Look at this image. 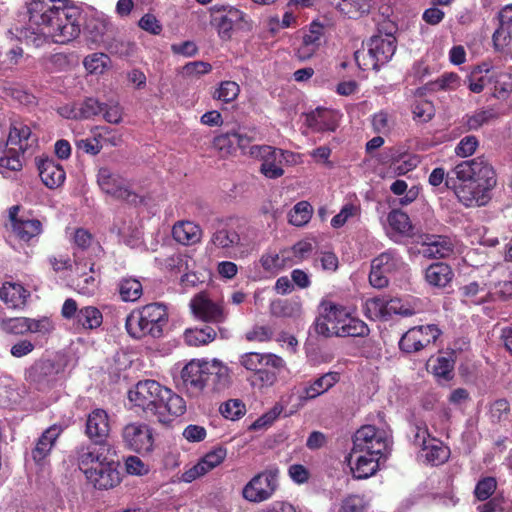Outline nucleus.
<instances>
[{
  "instance_id": "f257e3e1",
  "label": "nucleus",
  "mask_w": 512,
  "mask_h": 512,
  "mask_svg": "<svg viewBox=\"0 0 512 512\" xmlns=\"http://www.w3.org/2000/svg\"><path fill=\"white\" fill-rule=\"evenodd\" d=\"M81 9L68 0H34V44H67L81 33Z\"/></svg>"
},
{
  "instance_id": "f03ea898",
  "label": "nucleus",
  "mask_w": 512,
  "mask_h": 512,
  "mask_svg": "<svg viewBox=\"0 0 512 512\" xmlns=\"http://www.w3.org/2000/svg\"><path fill=\"white\" fill-rule=\"evenodd\" d=\"M389 446L390 438L387 431L372 425H365L358 429L348 458L353 476L357 479L373 476L379 468L380 459L388 452Z\"/></svg>"
},
{
  "instance_id": "7ed1b4c3",
  "label": "nucleus",
  "mask_w": 512,
  "mask_h": 512,
  "mask_svg": "<svg viewBox=\"0 0 512 512\" xmlns=\"http://www.w3.org/2000/svg\"><path fill=\"white\" fill-rule=\"evenodd\" d=\"M180 378L181 389L191 398H197L206 389L222 391L230 383L228 367L217 359H192L182 368Z\"/></svg>"
},
{
  "instance_id": "20e7f679",
  "label": "nucleus",
  "mask_w": 512,
  "mask_h": 512,
  "mask_svg": "<svg viewBox=\"0 0 512 512\" xmlns=\"http://www.w3.org/2000/svg\"><path fill=\"white\" fill-rule=\"evenodd\" d=\"M318 334L326 337H365L369 328L365 322L353 317L352 311L340 304L326 301L316 322Z\"/></svg>"
},
{
  "instance_id": "39448f33",
  "label": "nucleus",
  "mask_w": 512,
  "mask_h": 512,
  "mask_svg": "<svg viewBox=\"0 0 512 512\" xmlns=\"http://www.w3.org/2000/svg\"><path fill=\"white\" fill-rule=\"evenodd\" d=\"M255 231H240L232 218L218 219L213 225L210 244L223 251L225 257H238L250 252L256 245Z\"/></svg>"
},
{
  "instance_id": "423d86ee",
  "label": "nucleus",
  "mask_w": 512,
  "mask_h": 512,
  "mask_svg": "<svg viewBox=\"0 0 512 512\" xmlns=\"http://www.w3.org/2000/svg\"><path fill=\"white\" fill-rule=\"evenodd\" d=\"M168 323V313L164 305L151 303L134 309L127 316L125 328L129 336L142 339L146 336L159 338Z\"/></svg>"
},
{
  "instance_id": "0eeeda50",
  "label": "nucleus",
  "mask_w": 512,
  "mask_h": 512,
  "mask_svg": "<svg viewBox=\"0 0 512 512\" xmlns=\"http://www.w3.org/2000/svg\"><path fill=\"white\" fill-rule=\"evenodd\" d=\"M31 130L21 123H12L5 144L0 143V173L7 175L11 171H19L23 166L24 151L29 147Z\"/></svg>"
},
{
  "instance_id": "6e6552de",
  "label": "nucleus",
  "mask_w": 512,
  "mask_h": 512,
  "mask_svg": "<svg viewBox=\"0 0 512 512\" xmlns=\"http://www.w3.org/2000/svg\"><path fill=\"white\" fill-rule=\"evenodd\" d=\"M396 48L397 41L392 34L375 35L368 41L367 48L355 51V62L362 70H378L392 59Z\"/></svg>"
},
{
  "instance_id": "1a4fd4ad",
  "label": "nucleus",
  "mask_w": 512,
  "mask_h": 512,
  "mask_svg": "<svg viewBox=\"0 0 512 512\" xmlns=\"http://www.w3.org/2000/svg\"><path fill=\"white\" fill-rule=\"evenodd\" d=\"M410 437L415 447L419 448V458L431 465H440L450 456V449L439 439L432 437L423 421H416L410 428Z\"/></svg>"
},
{
  "instance_id": "9d476101",
  "label": "nucleus",
  "mask_w": 512,
  "mask_h": 512,
  "mask_svg": "<svg viewBox=\"0 0 512 512\" xmlns=\"http://www.w3.org/2000/svg\"><path fill=\"white\" fill-rule=\"evenodd\" d=\"M5 228L8 240L17 249L30 246L32 240V210L24 205H13L7 210Z\"/></svg>"
},
{
  "instance_id": "9b49d317",
  "label": "nucleus",
  "mask_w": 512,
  "mask_h": 512,
  "mask_svg": "<svg viewBox=\"0 0 512 512\" xmlns=\"http://www.w3.org/2000/svg\"><path fill=\"white\" fill-rule=\"evenodd\" d=\"M363 311L371 320H388L393 315L411 316L415 314L416 308L408 299L376 296L364 302Z\"/></svg>"
},
{
  "instance_id": "f8f14e48",
  "label": "nucleus",
  "mask_w": 512,
  "mask_h": 512,
  "mask_svg": "<svg viewBox=\"0 0 512 512\" xmlns=\"http://www.w3.org/2000/svg\"><path fill=\"white\" fill-rule=\"evenodd\" d=\"M163 393L168 394V388L155 380L148 379L139 381L129 390L128 400L133 406L156 416Z\"/></svg>"
},
{
  "instance_id": "ddd939ff",
  "label": "nucleus",
  "mask_w": 512,
  "mask_h": 512,
  "mask_svg": "<svg viewBox=\"0 0 512 512\" xmlns=\"http://www.w3.org/2000/svg\"><path fill=\"white\" fill-rule=\"evenodd\" d=\"M279 470L269 467L255 475L242 489V496L251 503L270 499L278 488Z\"/></svg>"
},
{
  "instance_id": "4468645a",
  "label": "nucleus",
  "mask_w": 512,
  "mask_h": 512,
  "mask_svg": "<svg viewBox=\"0 0 512 512\" xmlns=\"http://www.w3.org/2000/svg\"><path fill=\"white\" fill-rule=\"evenodd\" d=\"M121 436L125 447L136 453L149 454L153 451V431L144 422L135 421L126 424L122 429Z\"/></svg>"
},
{
  "instance_id": "2eb2a0df",
  "label": "nucleus",
  "mask_w": 512,
  "mask_h": 512,
  "mask_svg": "<svg viewBox=\"0 0 512 512\" xmlns=\"http://www.w3.org/2000/svg\"><path fill=\"white\" fill-rule=\"evenodd\" d=\"M440 334V329L434 324L415 326L403 334L399 347L406 353L418 352L433 344Z\"/></svg>"
},
{
  "instance_id": "dca6fc26",
  "label": "nucleus",
  "mask_w": 512,
  "mask_h": 512,
  "mask_svg": "<svg viewBox=\"0 0 512 512\" xmlns=\"http://www.w3.org/2000/svg\"><path fill=\"white\" fill-rule=\"evenodd\" d=\"M101 190L113 198L127 201L131 204L138 202V195L130 189L129 183L108 168H101L97 176Z\"/></svg>"
},
{
  "instance_id": "f3484780",
  "label": "nucleus",
  "mask_w": 512,
  "mask_h": 512,
  "mask_svg": "<svg viewBox=\"0 0 512 512\" xmlns=\"http://www.w3.org/2000/svg\"><path fill=\"white\" fill-rule=\"evenodd\" d=\"M61 432L60 426H50L42 433L34 446V473L39 474L42 478L50 473L49 455Z\"/></svg>"
},
{
  "instance_id": "a211bd4d",
  "label": "nucleus",
  "mask_w": 512,
  "mask_h": 512,
  "mask_svg": "<svg viewBox=\"0 0 512 512\" xmlns=\"http://www.w3.org/2000/svg\"><path fill=\"white\" fill-rule=\"evenodd\" d=\"M454 174L461 183L468 181H488V186L496 185L493 167L482 158L463 161L454 168Z\"/></svg>"
},
{
  "instance_id": "6ab92c4d",
  "label": "nucleus",
  "mask_w": 512,
  "mask_h": 512,
  "mask_svg": "<svg viewBox=\"0 0 512 512\" xmlns=\"http://www.w3.org/2000/svg\"><path fill=\"white\" fill-rule=\"evenodd\" d=\"M109 453L110 448L106 444L94 443L78 447L76 454L79 469L87 476L88 472H93L111 459Z\"/></svg>"
},
{
  "instance_id": "aec40b11",
  "label": "nucleus",
  "mask_w": 512,
  "mask_h": 512,
  "mask_svg": "<svg viewBox=\"0 0 512 512\" xmlns=\"http://www.w3.org/2000/svg\"><path fill=\"white\" fill-rule=\"evenodd\" d=\"M190 308L194 317L204 322L222 323L227 317L222 303L213 301L203 292L192 298Z\"/></svg>"
},
{
  "instance_id": "412c9836",
  "label": "nucleus",
  "mask_w": 512,
  "mask_h": 512,
  "mask_svg": "<svg viewBox=\"0 0 512 512\" xmlns=\"http://www.w3.org/2000/svg\"><path fill=\"white\" fill-rule=\"evenodd\" d=\"M227 457V449L224 446H215L207 452L195 465L186 469L181 480L185 483H191L197 478L204 476L214 468L218 467Z\"/></svg>"
},
{
  "instance_id": "4be33fe9",
  "label": "nucleus",
  "mask_w": 512,
  "mask_h": 512,
  "mask_svg": "<svg viewBox=\"0 0 512 512\" xmlns=\"http://www.w3.org/2000/svg\"><path fill=\"white\" fill-rule=\"evenodd\" d=\"M494 186H488V181H468L460 183L455 188V194L458 200L466 207L483 206L490 196L489 192Z\"/></svg>"
},
{
  "instance_id": "5701e85b",
  "label": "nucleus",
  "mask_w": 512,
  "mask_h": 512,
  "mask_svg": "<svg viewBox=\"0 0 512 512\" xmlns=\"http://www.w3.org/2000/svg\"><path fill=\"white\" fill-rule=\"evenodd\" d=\"M324 26L318 22H312L307 30H304L299 43L295 46V56L300 61H307L314 57L324 40Z\"/></svg>"
},
{
  "instance_id": "b1692460",
  "label": "nucleus",
  "mask_w": 512,
  "mask_h": 512,
  "mask_svg": "<svg viewBox=\"0 0 512 512\" xmlns=\"http://www.w3.org/2000/svg\"><path fill=\"white\" fill-rule=\"evenodd\" d=\"M248 153L262 161L260 171L265 177L276 179L284 174L282 160H279L276 148L268 145H252Z\"/></svg>"
},
{
  "instance_id": "393cba45",
  "label": "nucleus",
  "mask_w": 512,
  "mask_h": 512,
  "mask_svg": "<svg viewBox=\"0 0 512 512\" xmlns=\"http://www.w3.org/2000/svg\"><path fill=\"white\" fill-rule=\"evenodd\" d=\"M457 240L449 236H426L421 244L420 253L427 258H445L454 254Z\"/></svg>"
},
{
  "instance_id": "a878e982",
  "label": "nucleus",
  "mask_w": 512,
  "mask_h": 512,
  "mask_svg": "<svg viewBox=\"0 0 512 512\" xmlns=\"http://www.w3.org/2000/svg\"><path fill=\"white\" fill-rule=\"evenodd\" d=\"M75 278H73L74 289L82 295L91 296L98 287V280L95 276L93 264L87 262L75 261L73 270Z\"/></svg>"
},
{
  "instance_id": "bb28decb",
  "label": "nucleus",
  "mask_w": 512,
  "mask_h": 512,
  "mask_svg": "<svg viewBox=\"0 0 512 512\" xmlns=\"http://www.w3.org/2000/svg\"><path fill=\"white\" fill-rule=\"evenodd\" d=\"M86 477L89 483L98 489H110L120 483V473L113 459L108 460L93 472H88Z\"/></svg>"
},
{
  "instance_id": "cd10ccee",
  "label": "nucleus",
  "mask_w": 512,
  "mask_h": 512,
  "mask_svg": "<svg viewBox=\"0 0 512 512\" xmlns=\"http://www.w3.org/2000/svg\"><path fill=\"white\" fill-rule=\"evenodd\" d=\"M110 431L109 417L105 410L94 409L87 417L86 435L94 441V443L104 444Z\"/></svg>"
},
{
  "instance_id": "c85d7f7f",
  "label": "nucleus",
  "mask_w": 512,
  "mask_h": 512,
  "mask_svg": "<svg viewBox=\"0 0 512 512\" xmlns=\"http://www.w3.org/2000/svg\"><path fill=\"white\" fill-rule=\"evenodd\" d=\"M414 228L409 216L401 210L394 209L387 216V235L394 241L402 237L413 236Z\"/></svg>"
},
{
  "instance_id": "c756f323",
  "label": "nucleus",
  "mask_w": 512,
  "mask_h": 512,
  "mask_svg": "<svg viewBox=\"0 0 512 512\" xmlns=\"http://www.w3.org/2000/svg\"><path fill=\"white\" fill-rule=\"evenodd\" d=\"M158 407L159 412H157L156 416L162 423L169 422V416H181L186 411V403L184 399L181 396L173 393L169 388L168 394L165 395L163 393L161 404Z\"/></svg>"
},
{
  "instance_id": "7c9ffc66",
  "label": "nucleus",
  "mask_w": 512,
  "mask_h": 512,
  "mask_svg": "<svg viewBox=\"0 0 512 512\" xmlns=\"http://www.w3.org/2000/svg\"><path fill=\"white\" fill-rule=\"evenodd\" d=\"M240 364L247 370L256 373L263 366H271L275 369H282L284 361L275 354H260L256 352L245 353L240 357Z\"/></svg>"
},
{
  "instance_id": "2f4dec72",
  "label": "nucleus",
  "mask_w": 512,
  "mask_h": 512,
  "mask_svg": "<svg viewBox=\"0 0 512 512\" xmlns=\"http://www.w3.org/2000/svg\"><path fill=\"white\" fill-rule=\"evenodd\" d=\"M103 110V103L95 98H87L80 104L61 108L60 114L71 119H88L100 114Z\"/></svg>"
},
{
  "instance_id": "473e14b6",
  "label": "nucleus",
  "mask_w": 512,
  "mask_h": 512,
  "mask_svg": "<svg viewBox=\"0 0 512 512\" xmlns=\"http://www.w3.org/2000/svg\"><path fill=\"white\" fill-rule=\"evenodd\" d=\"M30 293L20 283L4 282L0 287V299L8 308L21 309Z\"/></svg>"
},
{
  "instance_id": "72a5a7b5",
  "label": "nucleus",
  "mask_w": 512,
  "mask_h": 512,
  "mask_svg": "<svg viewBox=\"0 0 512 512\" xmlns=\"http://www.w3.org/2000/svg\"><path fill=\"white\" fill-rule=\"evenodd\" d=\"M260 266L268 277L276 276L285 268L291 267L285 249L279 252L268 250L264 252L255 267Z\"/></svg>"
},
{
  "instance_id": "f704fd0d",
  "label": "nucleus",
  "mask_w": 512,
  "mask_h": 512,
  "mask_svg": "<svg viewBox=\"0 0 512 512\" xmlns=\"http://www.w3.org/2000/svg\"><path fill=\"white\" fill-rule=\"evenodd\" d=\"M165 265L172 271L179 273L184 272L181 281L183 283H191L192 285L198 280L194 273H190L195 268V261L188 253H176L168 257Z\"/></svg>"
},
{
  "instance_id": "c9c22d12",
  "label": "nucleus",
  "mask_w": 512,
  "mask_h": 512,
  "mask_svg": "<svg viewBox=\"0 0 512 512\" xmlns=\"http://www.w3.org/2000/svg\"><path fill=\"white\" fill-rule=\"evenodd\" d=\"M172 235L175 241L180 244L194 245L201 241L203 231L198 224L185 220L174 224Z\"/></svg>"
},
{
  "instance_id": "e433bc0d",
  "label": "nucleus",
  "mask_w": 512,
  "mask_h": 512,
  "mask_svg": "<svg viewBox=\"0 0 512 512\" xmlns=\"http://www.w3.org/2000/svg\"><path fill=\"white\" fill-rule=\"evenodd\" d=\"M338 120V112L324 108H317L307 115L308 126L316 131H335Z\"/></svg>"
},
{
  "instance_id": "4c0bfd02",
  "label": "nucleus",
  "mask_w": 512,
  "mask_h": 512,
  "mask_svg": "<svg viewBox=\"0 0 512 512\" xmlns=\"http://www.w3.org/2000/svg\"><path fill=\"white\" fill-rule=\"evenodd\" d=\"M39 176L48 188L59 187L65 180V172L60 164L53 159L41 160L38 164Z\"/></svg>"
},
{
  "instance_id": "58836bf2",
  "label": "nucleus",
  "mask_w": 512,
  "mask_h": 512,
  "mask_svg": "<svg viewBox=\"0 0 512 512\" xmlns=\"http://www.w3.org/2000/svg\"><path fill=\"white\" fill-rule=\"evenodd\" d=\"M453 277L454 273L451 267L443 262L433 263L425 271L427 283L434 287H446Z\"/></svg>"
},
{
  "instance_id": "ea45409f",
  "label": "nucleus",
  "mask_w": 512,
  "mask_h": 512,
  "mask_svg": "<svg viewBox=\"0 0 512 512\" xmlns=\"http://www.w3.org/2000/svg\"><path fill=\"white\" fill-rule=\"evenodd\" d=\"M66 364L67 358L65 354L56 352L41 361V363L37 366V372L39 376L48 377L47 382L50 383L55 375L64 370Z\"/></svg>"
},
{
  "instance_id": "a19ab883",
  "label": "nucleus",
  "mask_w": 512,
  "mask_h": 512,
  "mask_svg": "<svg viewBox=\"0 0 512 512\" xmlns=\"http://www.w3.org/2000/svg\"><path fill=\"white\" fill-rule=\"evenodd\" d=\"M485 73H489L487 76V82L489 83L493 94L500 96L512 91V77L509 73L504 71L490 70L487 66Z\"/></svg>"
},
{
  "instance_id": "79ce46f5",
  "label": "nucleus",
  "mask_w": 512,
  "mask_h": 512,
  "mask_svg": "<svg viewBox=\"0 0 512 512\" xmlns=\"http://www.w3.org/2000/svg\"><path fill=\"white\" fill-rule=\"evenodd\" d=\"M487 296L488 302H508L512 300V280L511 279H503L498 281H493L489 284L487 288V293H484Z\"/></svg>"
},
{
  "instance_id": "37998d69",
  "label": "nucleus",
  "mask_w": 512,
  "mask_h": 512,
  "mask_svg": "<svg viewBox=\"0 0 512 512\" xmlns=\"http://www.w3.org/2000/svg\"><path fill=\"white\" fill-rule=\"evenodd\" d=\"M103 321L101 311L94 306H85L79 309L75 324L85 330L98 328Z\"/></svg>"
},
{
  "instance_id": "c03bdc74",
  "label": "nucleus",
  "mask_w": 512,
  "mask_h": 512,
  "mask_svg": "<svg viewBox=\"0 0 512 512\" xmlns=\"http://www.w3.org/2000/svg\"><path fill=\"white\" fill-rule=\"evenodd\" d=\"M337 372H329L316 379L311 385L305 388L304 398L313 399L328 391L339 381Z\"/></svg>"
},
{
  "instance_id": "a18cd8bd",
  "label": "nucleus",
  "mask_w": 512,
  "mask_h": 512,
  "mask_svg": "<svg viewBox=\"0 0 512 512\" xmlns=\"http://www.w3.org/2000/svg\"><path fill=\"white\" fill-rule=\"evenodd\" d=\"M216 337L215 330L210 326L204 328L187 329L184 333V341L189 346L199 347L207 345Z\"/></svg>"
},
{
  "instance_id": "49530a36",
  "label": "nucleus",
  "mask_w": 512,
  "mask_h": 512,
  "mask_svg": "<svg viewBox=\"0 0 512 512\" xmlns=\"http://www.w3.org/2000/svg\"><path fill=\"white\" fill-rule=\"evenodd\" d=\"M372 0H341L337 7L350 19H357L367 14L371 9Z\"/></svg>"
},
{
  "instance_id": "de8ad7c7",
  "label": "nucleus",
  "mask_w": 512,
  "mask_h": 512,
  "mask_svg": "<svg viewBox=\"0 0 512 512\" xmlns=\"http://www.w3.org/2000/svg\"><path fill=\"white\" fill-rule=\"evenodd\" d=\"M377 269H381L388 275L401 269L404 266L402 258L394 250H388L381 253L372 260Z\"/></svg>"
},
{
  "instance_id": "09e8293b",
  "label": "nucleus",
  "mask_w": 512,
  "mask_h": 512,
  "mask_svg": "<svg viewBox=\"0 0 512 512\" xmlns=\"http://www.w3.org/2000/svg\"><path fill=\"white\" fill-rule=\"evenodd\" d=\"M240 94V86L231 80L221 81L212 93L214 100L228 104L235 101Z\"/></svg>"
},
{
  "instance_id": "8fccbe9b",
  "label": "nucleus",
  "mask_w": 512,
  "mask_h": 512,
  "mask_svg": "<svg viewBox=\"0 0 512 512\" xmlns=\"http://www.w3.org/2000/svg\"><path fill=\"white\" fill-rule=\"evenodd\" d=\"M118 289L121 299L125 302L138 300L143 292L140 281L132 277L121 279L118 284Z\"/></svg>"
},
{
  "instance_id": "3c124183",
  "label": "nucleus",
  "mask_w": 512,
  "mask_h": 512,
  "mask_svg": "<svg viewBox=\"0 0 512 512\" xmlns=\"http://www.w3.org/2000/svg\"><path fill=\"white\" fill-rule=\"evenodd\" d=\"M312 206L307 201H300L294 205L288 214L289 223L301 227L306 225L312 217Z\"/></svg>"
},
{
  "instance_id": "603ef678",
  "label": "nucleus",
  "mask_w": 512,
  "mask_h": 512,
  "mask_svg": "<svg viewBox=\"0 0 512 512\" xmlns=\"http://www.w3.org/2000/svg\"><path fill=\"white\" fill-rule=\"evenodd\" d=\"M360 215V205L357 201L345 203L339 213L331 219V226L335 229L343 227L351 219Z\"/></svg>"
},
{
  "instance_id": "864d4df0",
  "label": "nucleus",
  "mask_w": 512,
  "mask_h": 512,
  "mask_svg": "<svg viewBox=\"0 0 512 512\" xmlns=\"http://www.w3.org/2000/svg\"><path fill=\"white\" fill-rule=\"evenodd\" d=\"M234 132V140H236L237 147L240 148L244 153L245 149L252 147L250 144L254 141L262 139L261 133L258 128L252 127H239Z\"/></svg>"
},
{
  "instance_id": "5fc2aeb1",
  "label": "nucleus",
  "mask_w": 512,
  "mask_h": 512,
  "mask_svg": "<svg viewBox=\"0 0 512 512\" xmlns=\"http://www.w3.org/2000/svg\"><path fill=\"white\" fill-rule=\"evenodd\" d=\"M83 65L89 74L101 75L110 65V58L104 53H93L86 56Z\"/></svg>"
},
{
  "instance_id": "6e6d98bb",
  "label": "nucleus",
  "mask_w": 512,
  "mask_h": 512,
  "mask_svg": "<svg viewBox=\"0 0 512 512\" xmlns=\"http://www.w3.org/2000/svg\"><path fill=\"white\" fill-rule=\"evenodd\" d=\"M461 85V77L455 72H446L429 84L432 91H455Z\"/></svg>"
},
{
  "instance_id": "4d7b16f0",
  "label": "nucleus",
  "mask_w": 512,
  "mask_h": 512,
  "mask_svg": "<svg viewBox=\"0 0 512 512\" xmlns=\"http://www.w3.org/2000/svg\"><path fill=\"white\" fill-rule=\"evenodd\" d=\"M280 369L272 368L271 366H263L256 373H253L249 378L252 386L257 388L272 386L277 380V372Z\"/></svg>"
},
{
  "instance_id": "13d9d810",
  "label": "nucleus",
  "mask_w": 512,
  "mask_h": 512,
  "mask_svg": "<svg viewBox=\"0 0 512 512\" xmlns=\"http://www.w3.org/2000/svg\"><path fill=\"white\" fill-rule=\"evenodd\" d=\"M478 512H512V499L497 493L487 503L477 507Z\"/></svg>"
},
{
  "instance_id": "bf43d9fd",
  "label": "nucleus",
  "mask_w": 512,
  "mask_h": 512,
  "mask_svg": "<svg viewBox=\"0 0 512 512\" xmlns=\"http://www.w3.org/2000/svg\"><path fill=\"white\" fill-rule=\"evenodd\" d=\"M390 190L393 194L403 197L400 198L401 205H408L412 203L419 194V189L417 186H412L408 189V185L404 180H396L391 186Z\"/></svg>"
},
{
  "instance_id": "052dcab7",
  "label": "nucleus",
  "mask_w": 512,
  "mask_h": 512,
  "mask_svg": "<svg viewBox=\"0 0 512 512\" xmlns=\"http://www.w3.org/2000/svg\"><path fill=\"white\" fill-rule=\"evenodd\" d=\"M497 117L496 112L492 108L480 109L471 115L466 116V126L469 130H477L484 124L489 123Z\"/></svg>"
},
{
  "instance_id": "680f3d73",
  "label": "nucleus",
  "mask_w": 512,
  "mask_h": 512,
  "mask_svg": "<svg viewBox=\"0 0 512 512\" xmlns=\"http://www.w3.org/2000/svg\"><path fill=\"white\" fill-rule=\"evenodd\" d=\"M271 311L276 316L297 317L301 312V305L293 300H278L271 304Z\"/></svg>"
},
{
  "instance_id": "e2e57ef3",
  "label": "nucleus",
  "mask_w": 512,
  "mask_h": 512,
  "mask_svg": "<svg viewBox=\"0 0 512 512\" xmlns=\"http://www.w3.org/2000/svg\"><path fill=\"white\" fill-rule=\"evenodd\" d=\"M290 266L300 263L308 258L312 252V244L307 241H300L289 248H284Z\"/></svg>"
},
{
  "instance_id": "0e129e2a",
  "label": "nucleus",
  "mask_w": 512,
  "mask_h": 512,
  "mask_svg": "<svg viewBox=\"0 0 512 512\" xmlns=\"http://www.w3.org/2000/svg\"><path fill=\"white\" fill-rule=\"evenodd\" d=\"M0 327L7 333L20 335L31 329V321L24 317L2 319L0 320Z\"/></svg>"
},
{
  "instance_id": "69168bd1",
  "label": "nucleus",
  "mask_w": 512,
  "mask_h": 512,
  "mask_svg": "<svg viewBox=\"0 0 512 512\" xmlns=\"http://www.w3.org/2000/svg\"><path fill=\"white\" fill-rule=\"evenodd\" d=\"M429 366L436 377L448 380L451 378L454 363L449 357L438 356L429 361Z\"/></svg>"
},
{
  "instance_id": "338daca9",
  "label": "nucleus",
  "mask_w": 512,
  "mask_h": 512,
  "mask_svg": "<svg viewBox=\"0 0 512 512\" xmlns=\"http://www.w3.org/2000/svg\"><path fill=\"white\" fill-rule=\"evenodd\" d=\"M495 50L504 54L512 52V37L507 29L501 25L495 30L492 36Z\"/></svg>"
},
{
  "instance_id": "774afa93",
  "label": "nucleus",
  "mask_w": 512,
  "mask_h": 512,
  "mask_svg": "<svg viewBox=\"0 0 512 512\" xmlns=\"http://www.w3.org/2000/svg\"><path fill=\"white\" fill-rule=\"evenodd\" d=\"M363 499L356 495H351L342 500L341 503L334 504L329 512H363Z\"/></svg>"
}]
</instances>
